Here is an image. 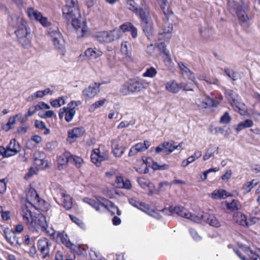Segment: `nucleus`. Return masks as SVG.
<instances>
[{
    "mask_svg": "<svg viewBox=\"0 0 260 260\" xmlns=\"http://www.w3.org/2000/svg\"><path fill=\"white\" fill-rule=\"evenodd\" d=\"M66 6L63 9V15L71 21L76 29L78 37L83 38L88 34V28L84 21L80 19L81 16L77 7V0H65Z\"/></svg>",
    "mask_w": 260,
    "mask_h": 260,
    "instance_id": "nucleus-1",
    "label": "nucleus"
},
{
    "mask_svg": "<svg viewBox=\"0 0 260 260\" xmlns=\"http://www.w3.org/2000/svg\"><path fill=\"white\" fill-rule=\"evenodd\" d=\"M161 212L169 215H171L172 213H175L194 222L198 223L205 222L215 228H219L221 225L220 221L213 215H211L208 213H204L200 216L192 214L187 210L181 206H171L169 210L164 209Z\"/></svg>",
    "mask_w": 260,
    "mask_h": 260,
    "instance_id": "nucleus-2",
    "label": "nucleus"
},
{
    "mask_svg": "<svg viewBox=\"0 0 260 260\" xmlns=\"http://www.w3.org/2000/svg\"><path fill=\"white\" fill-rule=\"evenodd\" d=\"M10 26L15 29V34L18 38V41L25 48L30 46L31 36L30 28L27 26L26 21L22 16L14 14L9 19Z\"/></svg>",
    "mask_w": 260,
    "mask_h": 260,
    "instance_id": "nucleus-3",
    "label": "nucleus"
},
{
    "mask_svg": "<svg viewBox=\"0 0 260 260\" xmlns=\"http://www.w3.org/2000/svg\"><path fill=\"white\" fill-rule=\"evenodd\" d=\"M83 201L93 207L95 210L100 212H105L108 210L112 214L116 213L118 215L121 214V211L112 202L104 198H100L96 201L90 198H86L83 199Z\"/></svg>",
    "mask_w": 260,
    "mask_h": 260,
    "instance_id": "nucleus-4",
    "label": "nucleus"
},
{
    "mask_svg": "<svg viewBox=\"0 0 260 260\" xmlns=\"http://www.w3.org/2000/svg\"><path fill=\"white\" fill-rule=\"evenodd\" d=\"M52 44L62 56H64L66 52L65 42L61 34L58 29H51L49 31Z\"/></svg>",
    "mask_w": 260,
    "mask_h": 260,
    "instance_id": "nucleus-5",
    "label": "nucleus"
},
{
    "mask_svg": "<svg viewBox=\"0 0 260 260\" xmlns=\"http://www.w3.org/2000/svg\"><path fill=\"white\" fill-rule=\"evenodd\" d=\"M32 196V191H31L30 187L29 191L26 195V202L24 207L22 208V216L24 221L26 224H31L32 223V214L31 211L32 207L31 203Z\"/></svg>",
    "mask_w": 260,
    "mask_h": 260,
    "instance_id": "nucleus-6",
    "label": "nucleus"
},
{
    "mask_svg": "<svg viewBox=\"0 0 260 260\" xmlns=\"http://www.w3.org/2000/svg\"><path fill=\"white\" fill-rule=\"evenodd\" d=\"M225 93L226 98L230 101L234 110L237 112H239L240 114H243L245 112L244 109V105L242 103L240 102L239 96L234 91L231 90H226Z\"/></svg>",
    "mask_w": 260,
    "mask_h": 260,
    "instance_id": "nucleus-7",
    "label": "nucleus"
},
{
    "mask_svg": "<svg viewBox=\"0 0 260 260\" xmlns=\"http://www.w3.org/2000/svg\"><path fill=\"white\" fill-rule=\"evenodd\" d=\"M21 150V147L15 139L11 140L6 148L0 147V156L4 157H9L16 155Z\"/></svg>",
    "mask_w": 260,
    "mask_h": 260,
    "instance_id": "nucleus-8",
    "label": "nucleus"
},
{
    "mask_svg": "<svg viewBox=\"0 0 260 260\" xmlns=\"http://www.w3.org/2000/svg\"><path fill=\"white\" fill-rule=\"evenodd\" d=\"M140 17L142 20V26L145 35L150 39L153 32V24L152 20L148 17L146 12L140 13Z\"/></svg>",
    "mask_w": 260,
    "mask_h": 260,
    "instance_id": "nucleus-9",
    "label": "nucleus"
},
{
    "mask_svg": "<svg viewBox=\"0 0 260 260\" xmlns=\"http://www.w3.org/2000/svg\"><path fill=\"white\" fill-rule=\"evenodd\" d=\"M167 4H168V3ZM167 6L168 4H167L166 6H165V10L168 14L167 15L164 14L167 21L164 20L163 23L161 24L159 23L158 24L160 27L159 35L160 36L164 35H169L172 32L173 30V24L168 22L169 17L171 15L173 14V13ZM163 13L164 12H163Z\"/></svg>",
    "mask_w": 260,
    "mask_h": 260,
    "instance_id": "nucleus-10",
    "label": "nucleus"
},
{
    "mask_svg": "<svg viewBox=\"0 0 260 260\" xmlns=\"http://www.w3.org/2000/svg\"><path fill=\"white\" fill-rule=\"evenodd\" d=\"M165 88L167 90L172 93H177L181 89L185 91L192 90L191 88L185 83L181 82L178 83L175 80H172L167 82L165 84Z\"/></svg>",
    "mask_w": 260,
    "mask_h": 260,
    "instance_id": "nucleus-11",
    "label": "nucleus"
},
{
    "mask_svg": "<svg viewBox=\"0 0 260 260\" xmlns=\"http://www.w3.org/2000/svg\"><path fill=\"white\" fill-rule=\"evenodd\" d=\"M45 157V154L42 152H37L34 155V166H36L37 171L46 168L47 163L44 160Z\"/></svg>",
    "mask_w": 260,
    "mask_h": 260,
    "instance_id": "nucleus-12",
    "label": "nucleus"
},
{
    "mask_svg": "<svg viewBox=\"0 0 260 260\" xmlns=\"http://www.w3.org/2000/svg\"><path fill=\"white\" fill-rule=\"evenodd\" d=\"M76 112L75 110L67 106L59 109V118L62 119L64 117V119L67 122H70L73 119Z\"/></svg>",
    "mask_w": 260,
    "mask_h": 260,
    "instance_id": "nucleus-13",
    "label": "nucleus"
},
{
    "mask_svg": "<svg viewBox=\"0 0 260 260\" xmlns=\"http://www.w3.org/2000/svg\"><path fill=\"white\" fill-rule=\"evenodd\" d=\"M35 193V197L34 199V208L41 211H46L48 210L49 204L47 202L40 197L39 194L34 189V193Z\"/></svg>",
    "mask_w": 260,
    "mask_h": 260,
    "instance_id": "nucleus-14",
    "label": "nucleus"
},
{
    "mask_svg": "<svg viewBox=\"0 0 260 260\" xmlns=\"http://www.w3.org/2000/svg\"><path fill=\"white\" fill-rule=\"evenodd\" d=\"M50 245L49 240L45 238H42L39 240L37 244L38 248L43 255V258L49 255Z\"/></svg>",
    "mask_w": 260,
    "mask_h": 260,
    "instance_id": "nucleus-15",
    "label": "nucleus"
},
{
    "mask_svg": "<svg viewBox=\"0 0 260 260\" xmlns=\"http://www.w3.org/2000/svg\"><path fill=\"white\" fill-rule=\"evenodd\" d=\"M100 84L96 83L92 84L83 90V94L89 99H92L100 92Z\"/></svg>",
    "mask_w": 260,
    "mask_h": 260,
    "instance_id": "nucleus-16",
    "label": "nucleus"
},
{
    "mask_svg": "<svg viewBox=\"0 0 260 260\" xmlns=\"http://www.w3.org/2000/svg\"><path fill=\"white\" fill-rule=\"evenodd\" d=\"M150 143L148 141H145L143 143H138L133 146L129 152L128 156H133L135 155L138 152L144 151L150 146Z\"/></svg>",
    "mask_w": 260,
    "mask_h": 260,
    "instance_id": "nucleus-17",
    "label": "nucleus"
},
{
    "mask_svg": "<svg viewBox=\"0 0 260 260\" xmlns=\"http://www.w3.org/2000/svg\"><path fill=\"white\" fill-rule=\"evenodd\" d=\"M108 158L107 153H101L99 149H94L91 154V160L92 162L96 165L100 164Z\"/></svg>",
    "mask_w": 260,
    "mask_h": 260,
    "instance_id": "nucleus-18",
    "label": "nucleus"
},
{
    "mask_svg": "<svg viewBox=\"0 0 260 260\" xmlns=\"http://www.w3.org/2000/svg\"><path fill=\"white\" fill-rule=\"evenodd\" d=\"M242 252H244L249 257L250 260H260V255L253 252L249 247H243L241 248V250L236 251L242 260H246V258L245 256H241Z\"/></svg>",
    "mask_w": 260,
    "mask_h": 260,
    "instance_id": "nucleus-19",
    "label": "nucleus"
},
{
    "mask_svg": "<svg viewBox=\"0 0 260 260\" xmlns=\"http://www.w3.org/2000/svg\"><path fill=\"white\" fill-rule=\"evenodd\" d=\"M120 51L129 60H132V43L130 40L123 41L121 43Z\"/></svg>",
    "mask_w": 260,
    "mask_h": 260,
    "instance_id": "nucleus-20",
    "label": "nucleus"
},
{
    "mask_svg": "<svg viewBox=\"0 0 260 260\" xmlns=\"http://www.w3.org/2000/svg\"><path fill=\"white\" fill-rule=\"evenodd\" d=\"M34 222H35L36 228L41 230H46V227L48 226L46 217L42 213H39L35 216Z\"/></svg>",
    "mask_w": 260,
    "mask_h": 260,
    "instance_id": "nucleus-21",
    "label": "nucleus"
},
{
    "mask_svg": "<svg viewBox=\"0 0 260 260\" xmlns=\"http://www.w3.org/2000/svg\"><path fill=\"white\" fill-rule=\"evenodd\" d=\"M85 132L83 127H75L68 132V140L72 143L78 138L81 137Z\"/></svg>",
    "mask_w": 260,
    "mask_h": 260,
    "instance_id": "nucleus-22",
    "label": "nucleus"
},
{
    "mask_svg": "<svg viewBox=\"0 0 260 260\" xmlns=\"http://www.w3.org/2000/svg\"><path fill=\"white\" fill-rule=\"evenodd\" d=\"M196 103L198 106L201 108H207L209 107L216 106L215 102L209 97L199 98L197 100Z\"/></svg>",
    "mask_w": 260,
    "mask_h": 260,
    "instance_id": "nucleus-23",
    "label": "nucleus"
},
{
    "mask_svg": "<svg viewBox=\"0 0 260 260\" xmlns=\"http://www.w3.org/2000/svg\"><path fill=\"white\" fill-rule=\"evenodd\" d=\"M219 148L215 145H210L206 150V152L203 156L204 160H207L210 158L214 157L215 154L219 153Z\"/></svg>",
    "mask_w": 260,
    "mask_h": 260,
    "instance_id": "nucleus-24",
    "label": "nucleus"
},
{
    "mask_svg": "<svg viewBox=\"0 0 260 260\" xmlns=\"http://www.w3.org/2000/svg\"><path fill=\"white\" fill-rule=\"evenodd\" d=\"M116 187L121 188L129 189L132 187V184L129 180L124 179L121 176H117L115 180Z\"/></svg>",
    "mask_w": 260,
    "mask_h": 260,
    "instance_id": "nucleus-25",
    "label": "nucleus"
},
{
    "mask_svg": "<svg viewBox=\"0 0 260 260\" xmlns=\"http://www.w3.org/2000/svg\"><path fill=\"white\" fill-rule=\"evenodd\" d=\"M60 194L61 197V205L67 210L70 209L72 207V201L71 197L64 191H61Z\"/></svg>",
    "mask_w": 260,
    "mask_h": 260,
    "instance_id": "nucleus-26",
    "label": "nucleus"
},
{
    "mask_svg": "<svg viewBox=\"0 0 260 260\" xmlns=\"http://www.w3.org/2000/svg\"><path fill=\"white\" fill-rule=\"evenodd\" d=\"M34 18L44 27H47L50 24L48 18L37 10H34Z\"/></svg>",
    "mask_w": 260,
    "mask_h": 260,
    "instance_id": "nucleus-27",
    "label": "nucleus"
},
{
    "mask_svg": "<svg viewBox=\"0 0 260 260\" xmlns=\"http://www.w3.org/2000/svg\"><path fill=\"white\" fill-rule=\"evenodd\" d=\"M112 147L113 154L115 156L120 157L124 153V148L121 145H119L117 140H114L112 141Z\"/></svg>",
    "mask_w": 260,
    "mask_h": 260,
    "instance_id": "nucleus-28",
    "label": "nucleus"
},
{
    "mask_svg": "<svg viewBox=\"0 0 260 260\" xmlns=\"http://www.w3.org/2000/svg\"><path fill=\"white\" fill-rule=\"evenodd\" d=\"M5 236L10 243L15 244L18 243L15 233L9 229H6L4 230Z\"/></svg>",
    "mask_w": 260,
    "mask_h": 260,
    "instance_id": "nucleus-29",
    "label": "nucleus"
},
{
    "mask_svg": "<svg viewBox=\"0 0 260 260\" xmlns=\"http://www.w3.org/2000/svg\"><path fill=\"white\" fill-rule=\"evenodd\" d=\"M85 54L89 59H95L100 57L103 52L95 48H89L85 51Z\"/></svg>",
    "mask_w": 260,
    "mask_h": 260,
    "instance_id": "nucleus-30",
    "label": "nucleus"
},
{
    "mask_svg": "<svg viewBox=\"0 0 260 260\" xmlns=\"http://www.w3.org/2000/svg\"><path fill=\"white\" fill-rule=\"evenodd\" d=\"M234 220L240 225H248L247 216L241 212H236L233 216Z\"/></svg>",
    "mask_w": 260,
    "mask_h": 260,
    "instance_id": "nucleus-31",
    "label": "nucleus"
},
{
    "mask_svg": "<svg viewBox=\"0 0 260 260\" xmlns=\"http://www.w3.org/2000/svg\"><path fill=\"white\" fill-rule=\"evenodd\" d=\"M35 126L40 132H42L45 135H48L50 133V129L47 127L46 123L42 120H35Z\"/></svg>",
    "mask_w": 260,
    "mask_h": 260,
    "instance_id": "nucleus-32",
    "label": "nucleus"
},
{
    "mask_svg": "<svg viewBox=\"0 0 260 260\" xmlns=\"http://www.w3.org/2000/svg\"><path fill=\"white\" fill-rule=\"evenodd\" d=\"M231 195L223 189H218L214 190L210 194V197L213 199H225Z\"/></svg>",
    "mask_w": 260,
    "mask_h": 260,
    "instance_id": "nucleus-33",
    "label": "nucleus"
},
{
    "mask_svg": "<svg viewBox=\"0 0 260 260\" xmlns=\"http://www.w3.org/2000/svg\"><path fill=\"white\" fill-rule=\"evenodd\" d=\"M98 40L102 43L112 42L109 31H102L98 33L96 36Z\"/></svg>",
    "mask_w": 260,
    "mask_h": 260,
    "instance_id": "nucleus-34",
    "label": "nucleus"
},
{
    "mask_svg": "<svg viewBox=\"0 0 260 260\" xmlns=\"http://www.w3.org/2000/svg\"><path fill=\"white\" fill-rule=\"evenodd\" d=\"M21 116V114L20 113L14 116L10 117L7 123L3 126V129L5 130L6 131H8L12 128L13 126L16 123V118H17V120H19V117Z\"/></svg>",
    "mask_w": 260,
    "mask_h": 260,
    "instance_id": "nucleus-35",
    "label": "nucleus"
},
{
    "mask_svg": "<svg viewBox=\"0 0 260 260\" xmlns=\"http://www.w3.org/2000/svg\"><path fill=\"white\" fill-rule=\"evenodd\" d=\"M57 236L60 238L62 243L66 245L69 248H72L73 244L71 242L69 237L66 233L64 232H57Z\"/></svg>",
    "mask_w": 260,
    "mask_h": 260,
    "instance_id": "nucleus-36",
    "label": "nucleus"
},
{
    "mask_svg": "<svg viewBox=\"0 0 260 260\" xmlns=\"http://www.w3.org/2000/svg\"><path fill=\"white\" fill-rule=\"evenodd\" d=\"M224 204L227 209L230 211H234L236 210H238L241 207L239 202L235 200H233L231 202L225 201Z\"/></svg>",
    "mask_w": 260,
    "mask_h": 260,
    "instance_id": "nucleus-37",
    "label": "nucleus"
},
{
    "mask_svg": "<svg viewBox=\"0 0 260 260\" xmlns=\"http://www.w3.org/2000/svg\"><path fill=\"white\" fill-rule=\"evenodd\" d=\"M71 154L69 152H66L60 155L58 158V163L59 166H64L70 162Z\"/></svg>",
    "mask_w": 260,
    "mask_h": 260,
    "instance_id": "nucleus-38",
    "label": "nucleus"
},
{
    "mask_svg": "<svg viewBox=\"0 0 260 260\" xmlns=\"http://www.w3.org/2000/svg\"><path fill=\"white\" fill-rule=\"evenodd\" d=\"M67 99V96H60L57 99L51 101L50 104L53 107L59 108L65 104Z\"/></svg>",
    "mask_w": 260,
    "mask_h": 260,
    "instance_id": "nucleus-39",
    "label": "nucleus"
},
{
    "mask_svg": "<svg viewBox=\"0 0 260 260\" xmlns=\"http://www.w3.org/2000/svg\"><path fill=\"white\" fill-rule=\"evenodd\" d=\"M106 102L107 100L105 99H103L95 102L89 106L88 111L89 112H94L97 109L102 107Z\"/></svg>",
    "mask_w": 260,
    "mask_h": 260,
    "instance_id": "nucleus-40",
    "label": "nucleus"
},
{
    "mask_svg": "<svg viewBox=\"0 0 260 260\" xmlns=\"http://www.w3.org/2000/svg\"><path fill=\"white\" fill-rule=\"evenodd\" d=\"M253 125V121L250 119H247L244 121L240 122L237 125L236 131L239 132L245 128L252 127Z\"/></svg>",
    "mask_w": 260,
    "mask_h": 260,
    "instance_id": "nucleus-41",
    "label": "nucleus"
},
{
    "mask_svg": "<svg viewBox=\"0 0 260 260\" xmlns=\"http://www.w3.org/2000/svg\"><path fill=\"white\" fill-rule=\"evenodd\" d=\"M137 181L139 185L143 188H146V187L152 188L154 187L153 183L144 178H138Z\"/></svg>",
    "mask_w": 260,
    "mask_h": 260,
    "instance_id": "nucleus-42",
    "label": "nucleus"
},
{
    "mask_svg": "<svg viewBox=\"0 0 260 260\" xmlns=\"http://www.w3.org/2000/svg\"><path fill=\"white\" fill-rule=\"evenodd\" d=\"M50 108V107L48 104L43 102H40L35 106L34 113L36 112H38V113L45 112L46 110L49 109Z\"/></svg>",
    "mask_w": 260,
    "mask_h": 260,
    "instance_id": "nucleus-43",
    "label": "nucleus"
},
{
    "mask_svg": "<svg viewBox=\"0 0 260 260\" xmlns=\"http://www.w3.org/2000/svg\"><path fill=\"white\" fill-rule=\"evenodd\" d=\"M258 182L253 179L251 181L245 184L242 187V189L243 190L244 194L247 193L251 191L252 188L257 185Z\"/></svg>",
    "mask_w": 260,
    "mask_h": 260,
    "instance_id": "nucleus-44",
    "label": "nucleus"
},
{
    "mask_svg": "<svg viewBox=\"0 0 260 260\" xmlns=\"http://www.w3.org/2000/svg\"><path fill=\"white\" fill-rule=\"evenodd\" d=\"M236 12L241 22L247 23L248 17L245 12L243 11L241 8H237Z\"/></svg>",
    "mask_w": 260,
    "mask_h": 260,
    "instance_id": "nucleus-45",
    "label": "nucleus"
},
{
    "mask_svg": "<svg viewBox=\"0 0 260 260\" xmlns=\"http://www.w3.org/2000/svg\"><path fill=\"white\" fill-rule=\"evenodd\" d=\"M127 6L128 8L135 13L136 14L140 16V13L141 12L145 13L144 11L142 8H138L135 6V3L133 0H129L127 2Z\"/></svg>",
    "mask_w": 260,
    "mask_h": 260,
    "instance_id": "nucleus-46",
    "label": "nucleus"
},
{
    "mask_svg": "<svg viewBox=\"0 0 260 260\" xmlns=\"http://www.w3.org/2000/svg\"><path fill=\"white\" fill-rule=\"evenodd\" d=\"M109 32L112 42L120 39L122 36V32L120 29L116 28Z\"/></svg>",
    "mask_w": 260,
    "mask_h": 260,
    "instance_id": "nucleus-47",
    "label": "nucleus"
},
{
    "mask_svg": "<svg viewBox=\"0 0 260 260\" xmlns=\"http://www.w3.org/2000/svg\"><path fill=\"white\" fill-rule=\"evenodd\" d=\"M178 64L179 69L182 71V72L186 73H188L189 74V79L192 81H194L195 77L193 74L189 70V69L182 62H179Z\"/></svg>",
    "mask_w": 260,
    "mask_h": 260,
    "instance_id": "nucleus-48",
    "label": "nucleus"
},
{
    "mask_svg": "<svg viewBox=\"0 0 260 260\" xmlns=\"http://www.w3.org/2000/svg\"><path fill=\"white\" fill-rule=\"evenodd\" d=\"M83 161V159L81 157L71 154L70 162L76 166V167L80 168L81 166Z\"/></svg>",
    "mask_w": 260,
    "mask_h": 260,
    "instance_id": "nucleus-49",
    "label": "nucleus"
},
{
    "mask_svg": "<svg viewBox=\"0 0 260 260\" xmlns=\"http://www.w3.org/2000/svg\"><path fill=\"white\" fill-rule=\"evenodd\" d=\"M38 115L41 118H56V115L52 110H47L45 112H39Z\"/></svg>",
    "mask_w": 260,
    "mask_h": 260,
    "instance_id": "nucleus-50",
    "label": "nucleus"
},
{
    "mask_svg": "<svg viewBox=\"0 0 260 260\" xmlns=\"http://www.w3.org/2000/svg\"><path fill=\"white\" fill-rule=\"evenodd\" d=\"M156 74V70L153 67H151L146 70L143 74V76L144 77L153 78Z\"/></svg>",
    "mask_w": 260,
    "mask_h": 260,
    "instance_id": "nucleus-51",
    "label": "nucleus"
},
{
    "mask_svg": "<svg viewBox=\"0 0 260 260\" xmlns=\"http://www.w3.org/2000/svg\"><path fill=\"white\" fill-rule=\"evenodd\" d=\"M129 82L132 92L140 91L141 90V83H139L138 80H131Z\"/></svg>",
    "mask_w": 260,
    "mask_h": 260,
    "instance_id": "nucleus-52",
    "label": "nucleus"
},
{
    "mask_svg": "<svg viewBox=\"0 0 260 260\" xmlns=\"http://www.w3.org/2000/svg\"><path fill=\"white\" fill-rule=\"evenodd\" d=\"M200 32L201 37L204 39H207L209 38L212 35L211 31L206 27L201 28L200 29Z\"/></svg>",
    "mask_w": 260,
    "mask_h": 260,
    "instance_id": "nucleus-53",
    "label": "nucleus"
},
{
    "mask_svg": "<svg viewBox=\"0 0 260 260\" xmlns=\"http://www.w3.org/2000/svg\"><path fill=\"white\" fill-rule=\"evenodd\" d=\"M120 92L124 95H127L131 93H132V91H131V84L129 82H126L122 85L120 89Z\"/></svg>",
    "mask_w": 260,
    "mask_h": 260,
    "instance_id": "nucleus-54",
    "label": "nucleus"
},
{
    "mask_svg": "<svg viewBox=\"0 0 260 260\" xmlns=\"http://www.w3.org/2000/svg\"><path fill=\"white\" fill-rule=\"evenodd\" d=\"M152 168L154 170H165L169 168V165L167 164L160 165L157 162H153L152 164Z\"/></svg>",
    "mask_w": 260,
    "mask_h": 260,
    "instance_id": "nucleus-55",
    "label": "nucleus"
},
{
    "mask_svg": "<svg viewBox=\"0 0 260 260\" xmlns=\"http://www.w3.org/2000/svg\"><path fill=\"white\" fill-rule=\"evenodd\" d=\"M70 217L72 221L78 225L79 227L82 229L85 228L84 223L80 219L72 215H70Z\"/></svg>",
    "mask_w": 260,
    "mask_h": 260,
    "instance_id": "nucleus-56",
    "label": "nucleus"
},
{
    "mask_svg": "<svg viewBox=\"0 0 260 260\" xmlns=\"http://www.w3.org/2000/svg\"><path fill=\"white\" fill-rule=\"evenodd\" d=\"M231 120V118L228 113L225 112L223 115L220 118V122L222 124H227L229 123Z\"/></svg>",
    "mask_w": 260,
    "mask_h": 260,
    "instance_id": "nucleus-57",
    "label": "nucleus"
},
{
    "mask_svg": "<svg viewBox=\"0 0 260 260\" xmlns=\"http://www.w3.org/2000/svg\"><path fill=\"white\" fill-rule=\"evenodd\" d=\"M32 115V111L31 110V109L29 108L27 113H26L23 117H22V115L19 117V121H20L21 123H23L25 122L27 120L28 118Z\"/></svg>",
    "mask_w": 260,
    "mask_h": 260,
    "instance_id": "nucleus-58",
    "label": "nucleus"
},
{
    "mask_svg": "<svg viewBox=\"0 0 260 260\" xmlns=\"http://www.w3.org/2000/svg\"><path fill=\"white\" fill-rule=\"evenodd\" d=\"M133 25L131 23H125L121 25L119 29L122 31V34L126 31H129Z\"/></svg>",
    "mask_w": 260,
    "mask_h": 260,
    "instance_id": "nucleus-59",
    "label": "nucleus"
},
{
    "mask_svg": "<svg viewBox=\"0 0 260 260\" xmlns=\"http://www.w3.org/2000/svg\"><path fill=\"white\" fill-rule=\"evenodd\" d=\"M135 124V122L133 121H122L120 123V124L118 125L117 128L118 129L124 128V127H127L130 125H134Z\"/></svg>",
    "mask_w": 260,
    "mask_h": 260,
    "instance_id": "nucleus-60",
    "label": "nucleus"
},
{
    "mask_svg": "<svg viewBox=\"0 0 260 260\" xmlns=\"http://www.w3.org/2000/svg\"><path fill=\"white\" fill-rule=\"evenodd\" d=\"M164 54L165 56H164V59L165 63L169 66H171L172 62V59L171 57V55L169 53V52L164 51Z\"/></svg>",
    "mask_w": 260,
    "mask_h": 260,
    "instance_id": "nucleus-61",
    "label": "nucleus"
},
{
    "mask_svg": "<svg viewBox=\"0 0 260 260\" xmlns=\"http://www.w3.org/2000/svg\"><path fill=\"white\" fill-rule=\"evenodd\" d=\"M137 208L146 213H147L149 210L150 209L148 208V206H147L146 204H145L143 202H140Z\"/></svg>",
    "mask_w": 260,
    "mask_h": 260,
    "instance_id": "nucleus-62",
    "label": "nucleus"
},
{
    "mask_svg": "<svg viewBox=\"0 0 260 260\" xmlns=\"http://www.w3.org/2000/svg\"><path fill=\"white\" fill-rule=\"evenodd\" d=\"M42 231L45 232L46 234H47L49 236H50L52 238H54L55 235H56V234H57V233L52 228L48 229V226L46 227V230Z\"/></svg>",
    "mask_w": 260,
    "mask_h": 260,
    "instance_id": "nucleus-63",
    "label": "nucleus"
},
{
    "mask_svg": "<svg viewBox=\"0 0 260 260\" xmlns=\"http://www.w3.org/2000/svg\"><path fill=\"white\" fill-rule=\"evenodd\" d=\"M147 214L157 219H159L161 217V215L158 212L153 209H149Z\"/></svg>",
    "mask_w": 260,
    "mask_h": 260,
    "instance_id": "nucleus-64",
    "label": "nucleus"
}]
</instances>
